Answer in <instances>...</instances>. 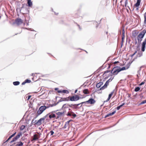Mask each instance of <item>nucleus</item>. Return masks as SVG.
I'll use <instances>...</instances> for the list:
<instances>
[{
	"label": "nucleus",
	"instance_id": "f257e3e1",
	"mask_svg": "<svg viewBox=\"0 0 146 146\" xmlns=\"http://www.w3.org/2000/svg\"><path fill=\"white\" fill-rule=\"evenodd\" d=\"M125 70V67H122V68H121L120 67L117 66L113 68V69L111 71V73H112L113 75H116L121 71Z\"/></svg>",
	"mask_w": 146,
	"mask_h": 146
},
{
	"label": "nucleus",
	"instance_id": "f03ea898",
	"mask_svg": "<svg viewBox=\"0 0 146 146\" xmlns=\"http://www.w3.org/2000/svg\"><path fill=\"white\" fill-rule=\"evenodd\" d=\"M146 33V31L144 30L140 33L137 36L136 38L138 43H140L141 42Z\"/></svg>",
	"mask_w": 146,
	"mask_h": 146
},
{
	"label": "nucleus",
	"instance_id": "7ed1b4c3",
	"mask_svg": "<svg viewBox=\"0 0 146 146\" xmlns=\"http://www.w3.org/2000/svg\"><path fill=\"white\" fill-rule=\"evenodd\" d=\"M80 99V98L78 96L75 95L72 96H70L67 98H66L65 100L71 101H76L79 100Z\"/></svg>",
	"mask_w": 146,
	"mask_h": 146
},
{
	"label": "nucleus",
	"instance_id": "20e7f679",
	"mask_svg": "<svg viewBox=\"0 0 146 146\" xmlns=\"http://www.w3.org/2000/svg\"><path fill=\"white\" fill-rule=\"evenodd\" d=\"M45 119V117H43L37 121H35V122H33L34 120H33L32 122L33 123H34V125H35L40 126L42 124V123L44 122Z\"/></svg>",
	"mask_w": 146,
	"mask_h": 146
},
{
	"label": "nucleus",
	"instance_id": "39448f33",
	"mask_svg": "<svg viewBox=\"0 0 146 146\" xmlns=\"http://www.w3.org/2000/svg\"><path fill=\"white\" fill-rule=\"evenodd\" d=\"M54 111H52L50 113L45 115L44 117H45V118L46 117H48V118H49L50 119L54 120L55 119H56V115L54 113Z\"/></svg>",
	"mask_w": 146,
	"mask_h": 146
},
{
	"label": "nucleus",
	"instance_id": "423d86ee",
	"mask_svg": "<svg viewBox=\"0 0 146 146\" xmlns=\"http://www.w3.org/2000/svg\"><path fill=\"white\" fill-rule=\"evenodd\" d=\"M48 108V107L46 106H41V107H40L39 108V110H38L37 112V116L42 113L43 111Z\"/></svg>",
	"mask_w": 146,
	"mask_h": 146
},
{
	"label": "nucleus",
	"instance_id": "0eeeda50",
	"mask_svg": "<svg viewBox=\"0 0 146 146\" xmlns=\"http://www.w3.org/2000/svg\"><path fill=\"white\" fill-rule=\"evenodd\" d=\"M113 79V78L111 77L110 78L107 80L106 83H105L104 85V86H102V88H100V90H104L109 85V82H111Z\"/></svg>",
	"mask_w": 146,
	"mask_h": 146
},
{
	"label": "nucleus",
	"instance_id": "6e6552de",
	"mask_svg": "<svg viewBox=\"0 0 146 146\" xmlns=\"http://www.w3.org/2000/svg\"><path fill=\"white\" fill-rule=\"evenodd\" d=\"M23 21L21 18H18L15 19V24L17 25H19L23 23Z\"/></svg>",
	"mask_w": 146,
	"mask_h": 146
},
{
	"label": "nucleus",
	"instance_id": "1a4fd4ad",
	"mask_svg": "<svg viewBox=\"0 0 146 146\" xmlns=\"http://www.w3.org/2000/svg\"><path fill=\"white\" fill-rule=\"evenodd\" d=\"M146 45V37L144 39V41L143 42L141 45V51L143 52L145 51V49Z\"/></svg>",
	"mask_w": 146,
	"mask_h": 146
},
{
	"label": "nucleus",
	"instance_id": "9d476101",
	"mask_svg": "<svg viewBox=\"0 0 146 146\" xmlns=\"http://www.w3.org/2000/svg\"><path fill=\"white\" fill-rule=\"evenodd\" d=\"M96 102V101L93 99L90 98L86 102H82L81 104L86 103H87L88 104H92L95 103Z\"/></svg>",
	"mask_w": 146,
	"mask_h": 146
},
{
	"label": "nucleus",
	"instance_id": "9b49d317",
	"mask_svg": "<svg viewBox=\"0 0 146 146\" xmlns=\"http://www.w3.org/2000/svg\"><path fill=\"white\" fill-rule=\"evenodd\" d=\"M139 32L138 31L134 30L132 32V37L133 38H136L139 34Z\"/></svg>",
	"mask_w": 146,
	"mask_h": 146
},
{
	"label": "nucleus",
	"instance_id": "f8f14e48",
	"mask_svg": "<svg viewBox=\"0 0 146 146\" xmlns=\"http://www.w3.org/2000/svg\"><path fill=\"white\" fill-rule=\"evenodd\" d=\"M75 105L71 104H65L63 105L61 109H66L68 108V107H72V106H74Z\"/></svg>",
	"mask_w": 146,
	"mask_h": 146
},
{
	"label": "nucleus",
	"instance_id": "ddd939ff",
	"mask_svg": "<svg viewBox=\"0 0 146 146\" xmlns=\"http://www.w3.org/2000/svg\"><path fill=\"white\" fill-rule=\"evenodd\" d=\"M22 135V133H18L17 135L15 137L13 138V140L12 141H11V143H12V142H13L14 141H16V140H17Z\"/></svg>",
	"mask_w": 146,
	"mask_h": 146
},
{
	"label": "nucleus",
	"instance_id": "4468645a",
	"mask_svg": "<svg viewBox=\"0 0 146 146\" xmlns=\"http://www.w3.org/2000/svg\"><path fill=\"white\" fill-rule=\"evenodd\" d=\"M66 115L67 116H72V117L74 118L76 117V114L74 113V112L71 111H68L66 114Z\"/></svg>",
	"mask_w": 146,
	"mask_h": 146
},
{
	"label": "nucleus",
	"instance_id": "2eb2a0df",
	"mask_svg": "<svg viewBox=\"0 0 146 146\" xmlns=\"http://www.w3.org/2000/svg\"><path fill=\"white\" fill-rule=\"evenodd\" d=\"M56 119L59 118V117L61 116H64L65 114L62 112H58L56 113Z\"/></svg>",
	"mask_w": 146,
	"mask_h": 146
},
{
	"label": "nucleus",
	"instance_id": "dca6fc26",
	"mask_svg": "<svg viewBox=\"0 0 146 146\" xmlns=\"http://www.w3.org/2000/svg\"><path fill=\"white\" fill-rule=\"evenodd\" d=\"M58 93H61L62 94V95H64V94H63V93H66V94H68L69 93L68 90H58Z\"/></svg>",
	"mask_w": 146,
	"mask_h": 146
},
{
	"label": "nucleus",
	"instance_id": "f3484780",
	"mask_svg": "<svg viewBox=\"0 0 146 146\" xmlns=\"http://www.w3.org/2000/svg\"><path fill=\"white\" fill-rule=\"evenodd\" d=\"M36 77V76L35 75L34 76L33 75H31L30 76L29 79H31V78L32 79V81L33 82H35L37 81L38 79H35V77Z\"/></svg>",
	"mask_w": 146,
	"mask_h": 146
},
{
	"label": "nucleus",
	"instance_id": "a211bd4d",
	"mask_svg": "<svg viewBox=\"0 0 146 146\" xmlns=\"http://www.w3.org/2000/svg\"><path fill=\"white\" fill-rule=\"evenodd\" d=\"M39 137V135H38L35 134L34 135L33 138V140L34 141L37 140Z\"/></svg>",
	"mask_w": 146,
	"mask_h": 146
},
{
	"label": "nucleus",
	"instance_id": "6ab92c4d",
	"mask_svg": "<svg viewBox=\"0 0 146 146\" xmlns=\"http://www.w3.org/2000/svg\"><path fill=\"white\" fill-rule=\"evenodd\" d=\"M114 93V90H113V91H112V92H111L110 94H109V97H108V98L106 100V102H108L109 101L111 97L113 95V93Z\"/></svg>",
	"mask_w": 146,
	"mask_h": 146
},
{
	"label": "nucleus",
	"instance_id": "aec40b11",
	"mask_svg": "<svg viewBox=\"0 0 146 146\" xmlns=\"http://www.w3.org/2000/svg\"><path fill=\"white\" fill-rule=\"evenodd\" d=\"M141 2V0H137V3L134 4V6L135 7H138L139 6Z\"/></svg>",
	"mask_w": 146,
	"mask_h": 146
},
{
	"label": "nucleus",
	"instance_id": "412c9836",
	"mask_svg": "<svg viewBox=\"0 0 146 146\" xmlns=\"http://www.w3.org/2000/svg\"><path fill=\"white\" fill-rule=\"evenodd\" d=\"M116 112V111H115L110 113L108 114L107 115H106V116H105V118L107 117H109L112 115H113Z\"/></svg>",
	"mask_w": 146,
	"mask_h": 146
},
{
	"label": "nucleus",
	"instance_id": "4be33fe9",
	"mask_svg": "<svg viewBox=\"0 0 146 146\" xmlns=\"http://www.w3.org/2000/svg\"><path fill=\"white\" fill-rule=\"evenodd\" d=\"M103 84V82H100L97 83L96 85V87L98 88H100Z\"/></svg>",
	"mask_w": 146,
	"mask_h": 146
},
{
	"label": "nucleus",
	"instance_id": "5701e85b",
	"mask_svg": "<svg viewBox=\"0 0 146 146\" xmlns=\"http://www.w3.org/2000/svg\"><path fill=\"white\" fill-rule=\"evenodd\" d=\"M125 38V32L123 30L122 32V43L124 42V39Z\"/></svg>",
	"mask_w": 146,
	"mask_h": 146
},
{
	"label": "nucleus",
	"instance_id": "b1692460",
	"mask_svg": "<svg viewBox=\"0 0 146 146\" xmlns=\"http://www.w3.org/2000/svg\"><path fill=\"white\" fill-rule=\"evenodd\" d=\"M16 132H15L12 135H11L10 137H9V138L7 139V140L6 141V142H7L9 141L10 139H11L12 138V137H13L16 134Z\"/></svg>",
	"mask_w": 146,
	"mask_h": 146
},
{
	"label": "nucleus",
	"instance_id": "393cba45",
	"mask_svg": "<svg viewBox=\"0 0 146 146\" xmlns=\"http://www.w3.org/2000/svg\"><path fill=\"white\" fill-rule=\"evenodd\" d=\"M83 93L85 94H89V92L88 89H84L83 90Z\"/></svg>",
	"mask_w": 146,
	"mask_h": 146
},
{
	"label": "nucleus",
	"instance_id": "a878e982",
	"mask_svg": "<svg viewBox=\"0 0 146 146\" xmlns=\"http://www.w3.org/2000/svg\"><path fill=\"white\" fill-rule=\"evenodd\" d=\"M144 25L146 26V12L144 14Z\"/></svg>",
	"mask_w": 146,
	"mask_h": 146
},
{
	"label": "nucleus",
	"instance_id": "bb28decb",
	"mask_svg": "<svg viewBox=\"0 0 146 146\" xmlns=\"http://www.w3.org/2000/svg\"><path fill=\"white\" fill-rule=\"evenodd\" d=\"M28 6L29 7H31L32 5V2L31 1V0H28Z\"/></svg>",
	"mask_w": 146,
	"mask_h": 146
},
{
	"label": "nucleus",
	"instance_id": "cd10ccee",
	"mask_svg": "<svg viewBox=\"0 0 146 146\" xmlns=\"http://www.w3.org/2000/svg\"><path fill=\"white\" fill-rule=\"evenodd\" d=\"M72 121V120H69V121H67V122H66L65 124V125H64V127H67L68 126L69 122H70L71 121Z\"/></svg>",
	"mask_w": 146,
	"mask_h": 146
},
{
	"label": "nucleus",
	"instance_id": "c85d7f7f",
	"mask_svg": "<svg viewBox=\"0 0 146 146\" xmlns=\"http://www.w3.org/2000/svg\"><path fill=\"white\" fill-rule=\"evenodd\" d=\"M13 83L15 86H17L19 85V81H16L13 82Z\"/></svg>",
	"mask_w": 146,
	"mask_h": 146
},
{
	"label": "nucleus",
	"instance_id": "c756f323",
	"mask_svg": "<svg viewBox=\"0 0 146 146\" xmlns=\"http://www.w3.org/2000/svg\"><path fill=\"white\" fill-rule=\"evenodd\" d=\"M23 145V143L22 142H20L18 143V144H17L16 146H22Z\"/></svg>",
	"mask_w": 146,
	"mask_h": 146
},
{
	"label": "nucleus",
	"instance_id": "7c9ffc66",
	"mask_svg": "<svg viewBox=\"0 0 146 146\" xmlns=\"http://www.w3.org/2000/svg\"><path fill=\"white\" fill-rule=\"evenodd\" d=\"M143 55V52H138V54H137V56L138 57H140Z\"/></svg>",
	"mask_w": 146,
	"mask_h": 146
},
{
	"label": "nucleus",
	"instance_id": "2f4dec72",
	"mask_svg": "<svg viewBox=\"0 0 146 146\" xmlns=\"http://www.w3.org/2000/svg\"><path fill=\"white\" fill-rule=\"evenodd\" d=\"M124 105V103L122 104L120 106H118L117 107V109L118 110H119L120 108H121L122 107V106H123Z\"/></svg>",
	"mask_w": 146,
	"mask_h": 146
},
{
	"label": "nucleus",
	"instance_id": "473e14b6",
	"mask_svg": "<svg viewBox=\"0 0 146 146\" xmlns=\"http://www.w3.org/2000/svg\"><path fill=\"white\" fill-rule=\"evenodd\" d=\"M65 100V98H61V99L59 100V101L60 102H62V101H67Z\"/></svg>",
	"mask_w": 146,
	"mask_h": 146
},
{
	"label": "nucleus",
	"instance_id": "72a5a7b5",
	"mask_svg": "<svg viewBox=\"0 0 146 146\" xmlns=\"http://www.w3.org/2000/svg\"><path fill=\"white\" fill-rule=\"evenodd\" d=\"M140 90V88L139 87H137L135 89V91L136 92H138Z\"/></svg>",
	"mask_w": 146,
	"mask_h": 146
},
{
	"label": "nucleus",
	"instance_id": "f704fd0d",
	"mask_svg": "<svg viewBox=\"0 0 146 146\" xmlns=\"http://www.w3.org/2000/svg\"><path fill=\"white\" fill-rule=\"evenodd\" d=\"M119 63V62L118 61H115L113 62H112V63H111V65H113V64H116L117 63ZM109 65V67H110V65Z\"/></svg>",
	"mask_w": 146,
	"mask_h": 146
},
{
	"label": "nucleus",
	"instance_id": "c9c22d12",
	"mask_svg": "<svg viewBox=\"0 0 146 146\" xmlns=\"http://www.w3.org/2000/svg\"><path fill=\"white\" fill-rule=\"evenodd\" d=\"M28 82V79H27L25 80V81L23 82L22 83V85H23L25 84L26 83Z\"/></svg>",
	"mask_w": 146,
	"mask_h": 146
},
{
	"label": "nucleus",
	"instance_id": "e433bc0d",
	"mask_svg": "<svg viewBox=\"0 0 146 146\" xmlns=\"http://www.w3.org/2000/svg\"><path fill=\"white\" fill-rule=\"evenodd\" d=\"M61 110H62L63 111H62L61 112H62L64 114H65L66 112V109H61Z\"/></svg>",
	"mask_w": 146,
	"mask_h": 146
},
{
	"label": "nucleus",
	"instance_id": "4c0bfd02",
	"mask_svg": "<svg viewBox=\"0 0 146 146\" xmlns=\"http://www.w3.org/2000/svg\"><path fill=\"white\" fill-rule=\"evenodd\" d=\"M25 125H21V127H20L21 130H23L25 128Z\"/></svg>",
	"mask_w": 146,
	"mask_h": 146
},
{
	"label": "nucleus",
	"instance_id": "58836bf2",
	"mask_svg": "<svg viewBox=\"0 0 146 146\" xmlns=\"http://www.w3.org/2000/svg\"><path fill=\"white\" fill-rule=\"evenodd\" d=\"M50 135H53L54 134V132L53 131L51 130L50 131Z\"/></svg>",
	"mask_w": 146,
	"mask_h": 146
},
{
	"label": "nucleus",
	"instance_id": "ea45409f",
	"mask_svg": "<svg viewBox=\"0 0 146 146\" xmlns=\"http://www.w3.org/2000/svg\"><path fill=\"white\" fill-rule=\"evenodd\" d=\"M137 53V51H135V52H134V53L133 54H131V57H133V56H134L135 54L136 53Z\"/></svg>",
	"mask_w": 146,
	"mask_h": 146
},
{
	"label": "nucleus",
	"instance_id": "a19ab883",
	"mask_svg": "<svg viewBox=\"0 0 146 146\" xmlns=\"http://www.w3.org/2000/svg\"><path fill=\"white\" fill-rule=\"evenodd\" d=\"M127 1H125V7H127Z\"/></svg>",
	"mask_w": 146,
	"mask_h": 146
},
{
	"label": "nucleus",
	"instance_id": "79ce46f5",
	"mask_svg": "<svg viewBox=\"0 0 146 146\" xmlns=\"http://www.w3.org/2000/svg\"><path fill=\"white\" fill-rule=\"evenodd\" d=\"M145 83V82H141V83H140V84H139V85L140 86H141L142 85L144 84Z\"/></svg>",
	"mask_w": 146,
	"mask_h": 146
},
{
	"label": "nucleus",
	"instance_id": "37998d69",
	"mask_svg": "<svg viewBox=\"0 0 146 146\" xmlns=\"http://www.w3.org/2000/svg\"><path fill=\"white\" fill-rule=\"evenodd\" d=\"M31 95H29L28 96V100H29L30 99H31Z\"/></svg>",
	"mask_w": 146,
	"mask_h": 146
},
{
	"label": "nucleus",
	"instance_id": "c03bdc74",
	"mask_svg": "<svg viewBox=\"0 0 146 146\" xmlns=\"http://www.w3.org/2000/svg\"><path fill=\"white\" fill-rule=\"evenodd\" d=\"M31 82V80L28 79V83Z\"/></svg>",
	"mask_w": 146,
	"mask_h": 146
},
{
	"label": "nucleus",
	"instance_id": "a18cd8bd",
	"mask_svg": "<svg viewBox=\"0 0 146 146\" xmlns=\"http://www.w3.org/2000/svg\"><path fill=\"white\" fill-rule=\"evenodd\" d=\"M110 71H105L104 72V74L105 73H108V72H109Z\"/></svg>",
	"mask_w": 146,
	"mask_h": 146
},
{
	"label": "nucleus",
	"instance_id": "49530a36",
	"mask_svg": "<svg viewBox=\"0 0 146 146\" xmlns=\"http://www.w3.org/2000/svg\"><path fill=\"white\" fill-rule=\"evenodd\" d=\"M29 109L31 108V109H32V110H33V107H31V105L29 106Z\"/></svg>",
	"mask_w": 146,
	"mask_h": 146
},
{
	"label": "nucleus",
	"instance_id": "de8ad7c7",
	"mask_svg": "<svg viewBox=\"0 0 146 146\" xmlns=\"http://www.w3.org/2000/svg\"><path fill=\"white\" fill-rule=\"evenodd\" d=\"M146 103V100L144 102H142L141 104H144V103Z\"/></svg>",
	"mask_w": 146,
	"mask_h": 146
},
{
	"label": "nucleus",
	"instance_id": "09e8293b",
	"mask_svg": "<svg viewBox=\"0 0 146 146\" xmlns=\"http://www.w3.org/2000/svg\"><path fill=\"white\" fill-rule=\"evenodd\" d=\"M58 88H56L55 89V91L58 90Z\"/></svg>",
	"mask_w": 146,
	"mask_h": 146
},
{
	"label": "nucleus",
	"instance_id": "8fccbe9b",
	"mask_svg": "<svg viewBox=\"0 0 146 146\" xmlns=\"http://www.w3.org/2000/svg\"><path fill=\"white\" fill-rule=\"evenodd\" d=\"M32 101H33V100H32ZM32 101L31 102H32ZM31 102V101H30V102L31 105V106H32V102Z\"/></svg>",
	"mask_w": 146,
	"mask_h": 146
},
{
	"label": "nucleus",
	"instance_id": "3c124183",
	"mask_svg": "<svg viewBox=\"0 0 146 146\" xmlns=\"http://www.w3.org/2000/svg\"><path fill=\"white\" fill-rule=\"evenodd\" d=\"M77 92V90H75V91H74V93H76Z\"/></svg>",
	"mask_w": 146,
	"mask_h": 146
},
{
	"label": "nucleus",
	"instance_id": "603ef678",
	"mask_svg": "<svg viewBox=\"0 0 146 146\" xmlns=\"http://www.w3.org/2000/svg\"><path fill=\"white\" fill-rule=\"evenodd\" d=\"M80 104H77V106H78V105H80Z\"/></svg>",
	"mask_w": 146,
	"mask_h": 146
},
{
	"label": "nucleus",
	"instance_id": "864d4df0",
	"mask_svg": "<svg viewBox=\"0 0 146 146\" xmlns=\"http://www.w3.org/2000/svg\"><path fill=\"white\" fill-rule=\"evenodd\" d=\"M39 129H41V128L39 127Z\"/></svg>",
	"mask_w": 146,
	"mask_h": 146
},
{
	"label": "nucleus",
	"instance_id": "5fc2aeb1",
	"mask_svg": "<svg viewBox=\"0 0 146 146\" xmlns=\"http://www.w3.org/2000/svg\"><path fill=\"white\" fill-rule=\"evenodd\" d=\"M69 110H70V109H69Z\"/></svg>",
	"mask_w": 146,
	"mask_h": 146
},
{
	"label": "nucleus",
	"instance_id": "6e6d98bb",
	"mask_svg": "<svg viewBox=\"0 0 146 146\" xmlns=\"http://www.w3.org/2000/svg\"><path fill=\"white\" fill-rule=\"evenodd\" d=\"M126 1H127V0H126Z\"/></svg>",
	"mask_w": 146,
	"mask_h": 146
}]
</instances>
